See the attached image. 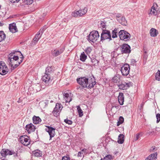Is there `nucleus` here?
Instances as JSON below:
<instances>
[{"mask_svg": "<svg viewBox=\"0 0 160 160\" xmlns=\"http://www.w3.org/2000/svg\"><path fill=\"white\" fill-rule=\"evenodd\" d=\"M18 52L20 53L22 56L19 59L18 56L15 55V52L11 53L9 55L10 56L8 57V62L13 69L17 67L23 60L22 55L20 52Z\"/></svg>", "mask_w": 160, "mask_h": 160, "instance_id": "obj_1", "label": "nucleus"}, {"mask_svg": "<svg viewBox=\"0 0 160 160\" xmlns=\"http://www.w3.org/2000/svg\"><path fill=\"white\" fill-rule=\"evenodd\" d=\"M78 83L83 88H91L96 84V82L94 78H91L89 80L85 77H81L77 80Z\"/></svg>", "mask_w": 160, "mask_h": 160, "instance_id": "obj_2", "label": "nucleus"}, {"mask_svg": "<svg viewBox=\"0 0 160 160\" xmlns=\"http://www.w3.org/2000/svg\"><path fill=\"white\" fill-rule=\"evenodd\" d=\"M120 39L125 41H128L130 39L131 35L127 32L124 30H121L118 32Z\"/></svg>", "mask_w": 160, "mask_h": 160, "instance_id": "obj_3", "label": "nucleus"}, {"mask_svg": "<svg viewBox=\"0 0 160 160\" xmlns=\"http://www.w3.org/2000/svg\"><path fill=\"white\" fill-rule=\"evenodd\" d=\"M99 37V35L98 32L97 31H93L90 33L88 36V38L89 41L94 42Z\"/></svg>", "mask_w": 160, "mask_h": 160, "instance_id": "obj_4", "label": "nucleus"}, {"mask_svg": "<svg viewBox=\"0 0 160 160\" xmlns=\"http://www.w3.org/2000/svg\"><path fill=\"white\" fill-rule=\"evenodd\" d=\"M109 39V40H111V37L110 32L105 29H103L102 32L101 34V41Z\"/></svg>", "mask_w": 160, "mask_h": 160, "instance_id": "obj_5", "label": "nucleus"}, {"mask_svg": "<svg viewBox=\"0 0 160 160\" xmlns=\"http://www.w3.org/2000/svg\"><path fill=\"white\" fill-rule=\"evenodd\" d=\"M8 69L5 63L3 61L0 62V74L5 75L8 72Z\"/></svg>", "mask_w": 160, "mask_h": 160, "instance_id": "obj_6", "label": "nucleus"}, {"mask_svg": "<svg viewBox=\"0 0 160 160\" xmlns=\"http://www.w3.org/2000/svg\"><path fill=\"white\" fill-rule=\"evenodd\" d=\"M20 141L24 145L28 146L30 144V140L28 136L25 135L20 137Z\"/></svg>", "mask_w": 160, "mask_h": 160, "instance_id": "obj_7", "label": "nucleus"}, {"mask_svg": "<svg viewBox=\"0 0 160 160\" xmlns=\"http://www.w3.org/2000/svg\"><path fill=\"white\" fill-rule=\"evenodd\" d=\"M62 108V104L59 103H57L52 112L54 116L57 117Z\"/></svg>", "mask_w": 160, "mask_h": 160, "instance_id": "obj_8", "label": "nucleus"}, {"mask_svg": "<svg viewBox=\"0 0 160 160\" xmlns=\"http://www.w3.org/2000/svg\"><path fill=\"white\" fill-rule=\"evenodd\" d=\"M129 66L128 64H124L121 69V71L123 76H127L129 73Z\"/></svg>", "mask_w": 160, "mask_h": 160, "instance_id": "obj_9", "label": "nucleus"}, {"mask_svg": "<svg viewBox=\"0 0 160 160\" xmlns=\"http://www.w3.org/2000/svg\"><path fill=\"white\" fill-rule=\"evenodd\" d=\"M64 50V48H63L52 49L51 51V54L54 57H57L62 53Z\"/></svg>", "mask_w": 160, "mask_h": 160, "instance_id": "obj_10", "label": "nucleus"}, {"mask_svg": "<svg viewBox=\"0 0 160 160\" xmlns=\"http://www.w3.org/2000/svg\"><path fill=\"white\" fill-rule=\"evenodd\" d=\"M46 131L47 132L50 136V140L54 137L55 135V129L50 126H47Z\"/></svg>", "mask_w": 160, "mask_h": 160, "instance_id": "obj_11", "label": "nucleus"}, {"mask_svg": "<svg viewBox=\"0 0 160 160\" xmlns=\"http://www.w3.org/2000/svg\"><path fill=\"white\" fill-rule=\"evenodd\" d=\"M121 51L122 53H129L130 52V47L127 44H123L121 46Z\"/></svg>", "mask_w": 160, "mask_h": 160, "instance_id": "obj_12", "label": "nucleus"}, {"mask_svg": "<svg viewBox=\"0 0 160 160\" xmlns=\"http://www.w3.org/2000/svg\"><path fill=\"white\" fill-rule=\"evenodd\" d=\"M158 7V5L156 3H154L153 6L151 7L149 13V15L156 16L158 13V11L156 10Z\"/></svg>", "mask_w": 160, "mask_h": 160, "instance_id": "obj_13", "label": "nucleus"}, {"mask_svg": "<svg viewBox=\"0 0 160 160\" xmlns=\"http://www.w3.org/2000/svg\"><path fill=\"white\" fill-rule=\"evenodd\" d=\"M42 81L46 83H49L52 81V79L51 78L50 75H49L47 73H45L44 75L42 77Z\"/></svg>", "mask_w": 160, "mask_h": 160, "instance_id": "obj_14", "label": "nucleus"}, {"mask_svg": "<svg viewBox=\"0 0 160 160\" xmlns=\"http://www.w3.org/2000/svg\"><path fill=\"white\" fill-rule=\"evenodd\" d=\"M25 128L26 130L28 133H30L31 132H34L36 128L33 124L31 123L27 125Z\"/></svg>", "mask_w": 160, "mask_h": 160, "instance_id": "obj_15", "label": "nucleus"}, {"mask_svg": "<svg viewBox=\"0 0 160 160\" xmlns=\"http://www.w3.org/2000/svg\"><path fill=\"white\" fill-rule=\"evenodd\" d=\"M44 30L43 28L40 29V31L35 36L33 40L34 41L37 42L38 41V40L40 38L42 35V34Z\"/></svg>", "mask_w": 160, "mask_h": 160, "instance_id": "obj_16", "label": "nucleus"}, {"mask_svg": "<svg viewBox=\"0 0 160 160\" xmlns=\"http://www.w3.org/2000/svg\"><path fill=\"white\" fill-rule=\"evenodd\" d=\"M129 83L126 82H122L121 84H118V86L119 89L122 90H126L130 87Z\"/></svg>", "mask_w": 160, "mask_h": 160, "instance_id": "obj_17", "label": "nucleus"}, {"mask_svg": "<svg viewBox=\"0 0 160 160\" xmlns=\"http://www.w3.org/2000/svg\"><path fill=\"white\" fill-rule=\"evenodd\" d=\"M63 94V98L65 102H70L72 101V98L71 97V94H69L67 93H65Z\"/></svg>", "mask_w": 160, "mask_h": 160, "instance_id": "obj_18", "label": "nucleus"}, {"mask_svg": "<svg viewBox=\"0 0 160 160\" xmlns=\"http://www.w3.org/2000/svg\"><path fill=\"white\" fill-rule=\"evenodd\" d=\"M9 28L10 31L12 33H15L17 31V29L15 23L10 24Z\"/></svg>", "mask_w": 160, "mask_h": 160, "instance_id": "obj_19", "label": "nucleus"}, {"mask_svg": "<svg viewBox=\"0 0 160 160\" xmlns=\"http://www.w3.org/2000/svg\"><path fill=\"white\" fill-rule=\"evenodd\" d=\"M157 152H155L150 155L145 159V160H156L157 158Z\"/></svg>", "mask_w": 160, "mask_h": 160, "instance_id": "obj_20", "label": "nucleus"}, {"mask_svg": "<svg viewBox=\"0 0 160 160\" xmlns=\"http://www.w3.org/2000/svg\"><path fill=\"white\" fill-rule=\"evenodd\" d=\"M120 77L119 74H116L112 78V82L114 83H118L121 81Z\"/></svg>", "mask_w": 160, "mask_h": 160, "instance_id": "obj_21", "label": "nucleus"}, {"mask_svg": "<svg viewBox=\"0 0 160 160\" xmlns=\"http://www.w3.org/2000/svg\"><path fill=\"white\" fill-rule=\"evenodd\" d=\"M124 100L123 94L122 92H119L118 96V101L120 105H122L123 104Z\"/></svg>", "mask_w": 160, "mask_h": 160, "instance_id": "obj_22", "label": "nucleus"}, {"mask_svg": "<svg viewBox=\"0 0 160 160\" xmlns=\"http://www.w3.org/2000/svg\"><path fill=\"white\" fill-rule=\"evenodd\" d=\"M118 21L121 24L123 25H126L127 24V21L125 18L123 17H121L119 18H118Z\"/></svg>", "mask_w": 160, "mask_h": 160, "instance_id": "obj_23", "label": "nucleus"}, {"mask_svg": "<svg viewBox=\"0 0 160 160\" xmlns=\"http://www.w3.org/2000/svg\"><path fill=\"white\" fill-rule=\"evenodd\" d=\"M33 123L35 124L39 123L41 122V119L39 117L34 116L32 118Z\"/></svg>", "mask_w": 160, "mask_h": 160, "instance_id": "obj_24", "label": "nucleus"}, {"mask_svg": "<svg viewBox=\"0 0 160 160\" xmlns=\"http://www.w3.org/2000/svg\"><path fill=\"white\" fill-rule=\"evenodd\" d=\"M124 135L122 134H120L118 136V142L120 144H122L124 141Z\"/></svg>", "mask_w": 160, "mask_h": 160, "instance_id": "obj_25", "label": "nucleus"}, {"mask_svg": "<svg viewBox=\"0 0 160 160\" xmlns=\"http://www.w3.org/2000/svg\"><path fill=\"white\" fill-rule=\"evenodd\" d=\"M150 34L152 37H155L157 36L158 33L156 29L154 28H152L150 30Z\"/></svg>", "mask_w": 160, "mask_h": 160, "instance_id": "obj_26", "label": "nucleus"}, {"mask_svg": "<svg viewBox=\"0 0 160 160\" xmlns=\"http://www.w3.org/2000/svg\"><path fill=\"white\" fill-rule=\"evenodd\" d=\"M87 58V56L84 52L81 53L80 55V60L82 62H84Z\"/></svg>", "mask_w": 160, "mask_h": 160, "instance_id": "obj_27", "label": "nucleus"}, {"mask_svg": "<svg viewBox=\"0 0 160 160\" xmlns=\"http://www.w3.org/2000/svg\"><path fill=\"white\" fill-rule=\"evenodd\" d=\"M33 154H34L35 156L37 157H41L42 155V152L38 150H35L33 152Z\"/></svg>", "mask_w": 160, "mask_h": 160, "instance_id": "obj_28", "label": "nucleus"}, {"mask_svg": "<svg viewBox=\"0 0 160 160\" xmlns=\"http://www.w3.org/2000/svg\"><path fill=\"white\" fill-rule=\"evenodd\" d=\"M6 37L5 34L3 31H0V42L4 40Z\"/></svg>", "mask_w": 160, "mask_h": 160, "instance_id": "obj_29", "label": "nucleus"}, {"mask_svg": "<svg viewBox=\"0 0 160 160\" xmlns=\"http://www.w3.org/2000/svg\"><path fill=\"white\" fill-rule=\"evenodd\" d=\"M52 72V70L50 67H48L46 69V71L45 73L48 74L49 75H50Z\"/></svg>", "mask_w": 160, "mask_h": 160, "instance_id": "obj_30", "label": "nucleus"}, {"mask_svg": "<svg viewBox=\"0 0 160 160\" xmlns=\"http://www.w3.org/2000/svg\"><path fill=\"white\" fill-rule=\"evenodd\" d=\"M103 160H110L112 159V156L110 154L106 155L103 158H101Z\"/></svg>", "mask_w": 160, "mask_h": 160, "instance_id": "obj_31", "label": "nucleus"}, {"mask_svg": "<svg viewBox=\"0 0 160 160\" xmlns=\"http://www.w3.org/2000/svg\"><path fill=\"white\" fill-rule=\"evenodd\" d=\"M99 26L100 28H102L104 29V28L106 29V24L105 22H104L101 21L100 22L99 24Z\"/></svg>", "mask_w": 160, "mask_h": 160, "instance_id": "obj_32", "label": "nucleus"}, {"mask_svg": "<svg viewBox=\"0 0 160 160\" xmlns=\"http://www.w3.org/2000/svg\"><path fill=\"white\" fill-rule=\"evenodd\" d=\"M77 109L79 113V117H81L83 115V112L80 107L78 106Z\"/></svg>", "mask_w": 160, "mask_h": 160, "instance_id": "obj_33", "label": "nucleus"}, {"mask_svg": "<svg viewBox=\"0 0 160 160\" xmlns=\"http://www.w3.org/2000/svg\"><path fill=\"white\" fill-rule=\"evenodd\" d=\"M88 9L86 7H84V8L80 9L81 13L82 16L85 14L87 12Z\"/></svg>", "mask_w": 160, "mask_h": 160, "instance_id": "obj_34", "label": "nucleus"}, {"mask_svg": "<svg viewBox=\"0 0 160 160\" xmlns=\"http://www.w3.org/2000/svg\"><path fill=\"white\" fill-rule=\"evenodd\" d=\"M117 30L114 29V30L112 31V37L113 38H115L117 37Z\"/></svg>", "mask_w": 160, "mask_h": 160, "instance_id": "obj_35", "label": "nucleus"}, {"mask_svg": "<svg viewBox=\"0 0 160 160\" xmlns=\"http://www.w3.org/2000/svg\"><path fill=\"white\" fill-rule=\"evenodd\" d=\"M156 79L160 81V71L158 70L156 73L155 76Z\"/></svg>", "mask_w": 160, "mask_h": 160, "instance_id": "obj_36", "label": "nucleus"}, {"mask_svg": "<svg viewBox=\"0 0 160 160\" xmlns=\"http://www.w3.org/2000/svg\"><path fill=\"white\" fill-rule=\"evenodd\" d=\"M78 11H75L72 13V16L75 17H80Z\"/></svg>", "mask_w": 160, "mask_h": 160, "instance_id": "obj_37", "label": "nucleus"}, {"mask_svg": "<svg viewBox=\"0 0 160 160\" xmlns=\"http://www.w3.org/2000/svg\"><path fill=\"white\" fill-rule=\"evenodd\" d=\"M34 0H24V2L27 5H30L32 4Z\"/></svg>", "mask_w": 160, "mask_h": 160, "instance_id": "obj_38", "label": "nucleus"}, {"mask_svg": "<svg viewBox=\"0 0 160 160\" xmlns=\"http://www.w3.org/2000/svg\"><path fill=\"white\" fill-rule=\"evenodd\" d=\"M6 149H2L0 153L1 155L3 157H5L6 156Z\"/></svg>", "mask_w": 160, "mask_h": 160, "instance_id": "obj_39", "label": "nucleus"}, {"mask_svg": "<svg viewBox=\"0 0 160 160\" xmlns=\"http://www.w3.org/2000/svg\"><path fill=\"white\" fill-rule=\"evenodd\" d=\"M92 50V49L90 47H88L86 48L85 50V52L87 54H88L90 53Z\"/></svg>", "mask_w": 160, "mask_h": 160, "instance_id": "obj_40", "label": "nucleus"}, {"mask_svg": "<svg viewBox=\"0 0 160 160\" xmlns=\"http://www.w3.org/2000/svg\"><path fill=\"white\" fill-rule=\"evenodd\" d=\"M92 62L93 65H96L98 64V61L96 59L93 58L92 60Z\"/></svg>", "mask_w": 160, "mask_h": 160, "instance_id": "obj_41", "label": "nucleus"}, {"mask_svg": "<svg viewBox=\"0 0 160 160\" xmlns=\"http://www.w3.org/2000/svg\"><path fill=\"white\" fill-rule=\"evenodd\" d=\"M64 122L68 124L69 125H71L72 123V122L70 120L68 119H66L64 120Z\"/></svg>", "mask_w": 160, "mask_h": 160, "instance_id": "obj_42", "label": "nucleus"}, {"mask_svg": "<svg viewBox=\"0 0 160 160\" xmlns=\"http://www.w3.org/2000/svg\"><path fill=\"white\" fill-rule=\"evenodd\" d=\"M6 156L9 155H11L13 154V152H12L11 151H9L8 149H6Z\"/></svg>", "mask_w": 160, "mask_h": 160, "instance_id": "obj_43", "label": "nucleus"}, {"mask_svg": "<svg viewBox=\"0 0 160 160\" xmlns=\"http://www.w3.org/2000/svg\"><path fill=\"white\" fill-rule=\"evenodd\" d=\"M157 150L155 146L152 147L149 149V151L150 152H154Z\"/></svg>", "mask_w": 160, "mask_h": 160, "instance_id": "obj_44", "label": "nucleus"}, {"mask_svg": "<svg viewBox=\"0 0 160 160\" xmlns=\"http://www.w3.org/2000/svg\"><path fill=\"white\" fill-rule=\"evenodd\" d=\"M156 116L157 119V122L158 123L160 121V114H157Z\"/></svg>", "mask_w": 160, "mask_h": 160, "instance_id": "obj_45", "label": "nucleus"}, {"mask_svg": "<svg viewBox=\"0 0 160 160\" xmlns=\"http://www.w3.org/2000/svg\"><path fill=\"white\" fill-rule=\"evenodd\" d=\"M140 135V134L139 133L137 134L135 137H134V140L135 141L137 140L139 138Z\"/></svg>", "mask_w": 160, "mask_h": 160, "instance_id": "obj_46", "label": "nucleus"}, {"mask_svg": "<svg viewBox=\"0 0 160 160\" xmlns=\"http://www.w3.org/2000/svg\"><path fill=\"white\" fill-rule=\"evenodd\" d=\"M62 160H70V158L69 157L64 156L62 157Z\"/></svg>", "mask_w": 160, "mask_h": 160, "instance_id": "obj_47", "label": "nucleus"}, {"mask_svg": "<svg viewBox=\"0 0 160 160\" xmlns=\"http://www.w3.org/2000/svg\"><path fill=\"white\" fill-rule=\"evenodd\" d=\"M119 121L120 122V123H122L124 121V118L123 117L120 116L119 118Z\"/></svg>", "mask_w": 160, "mask_h": 160, "instance_id": "obj_48", "label": "nucleus"}, {"mask_svg": "<svg viewBox=\"0 0 160 160\" xmlns=\"http://www.w3.org/2000/svg\"><path fill=\"white\" fill-rule=\"evenodd\" d=\"M20 0H9V1L12 3H17Z\"/></svg>", "mask_w": 160, "mask_h": 160, "instance_id": "obj_49", "label": "nucleus"}, {"mask_svg": "<svg viewBox=\"0 0 160 160\" xmlns=\"http://www.w3.org/2000/svg\"><path fill=\"white\" fill-rule=\"evenodd\" d=\"M41 103L42 104H45V106H46L48 105V101L45 100V101H42V102H41Z\"/></svg>", "mask_w": 160, "mask_h": 160, "instance_id": "obj_50", "label": "nucleus"}, {"mask_svg": "<svg viewBox=\"0 0 160 160\" xmlns=\"http://www.w3.org/2000/svg\"><path fill=\"white\" fill-rule=\"evenodd\" d=\"M82 153L81 152H79L78 154V157H82Z\"/></svg>", "mask_w": 160, "mask_h": 160, "instance_id": "obj_51", "label": "nucleus"}, {"mask_svg": "<svg viewBox=\"0 0 160 160\" xmlns=\"http://www.w3.org/2000/svg\"><path fill=\"white\" fill-rule=\"evenodd\" d=\"M116 19L118 21V18H121V17H122V16H121L120 14H118L116 15Z\"/></svg>", "mask_w": 160, "mask_h": 160, "instance_id": "obj_52", "label": "nucleus"}, {"mask_svg": "<svg viewBox=\"0 0 160 160\" xmlns=\"http://www.w3.org/2000/svg\"><path fill=\"white\" fill-rule=\"evenodd\" d=\"M78 13H79L78 14H79V17H80L82 16V13H81L80 9L79 10H78Z\"/></svg>", "mask_w": 160, "mask_h": 160, "instance_id": "obj_53", "label": "nucleus"}, {"mask_svg": "<svg viewBox=\"0 0 160 160\" xmlns=\"http://www.w3.org/2000/svg\"><path fill=\"white\" fill-rule=\"evenodd\" d=\"M136 62L135 60L134 59H132L131 61V63L133 64H134Z\"/></svg>", "mask_w": 160, "mask_h": 160, "instance_id": "obj_54", "label": "nucleus"}, {"mask_svg": "<svg viewBox=\"0 0 160 160\" xmlns=\"http://www.w3.org/2000/svg\"><path fill=\"white\" fill-rule=\"evenodd\" d=\"M120 122L118 121V122H117V126H119L120 124H121L122 123H120Z\"/></svg>", "mask_w": 160, "mask_h": 160, "instance_id": "obj_55", "label": "nucleus"}, {"mask_svg": "<svg viewBox=\"0 0 160 160\" xmlns=\"http://www.w3.org/2000/svg\"><path fill=\"white\" fill-rule=\"evenodd\" d=\"M3 24L1 22H0V26H2L3 25Z\"/></svg>", "mask_w": 160, "mask_h": 160, "instance_id": "obj_56", "label": "nucleus"}, {"mask_svg": "<svg viewBox=\"0 0 160 160\" xmlns=\"http://www.w3.org/2000/svg\"><path fill=\"white\" fill-rule=\"evenodd\" d=\"M85 150H86V149H82V151L83 152V151H85Z\"/></svg>", "mask_w": 160, "mask_h": 160, "instance_id": "obj_57", "label": "nucleus"}, {"mask_svg": "<svg viewBox=\"0 0 160 160\" xmlns=\"http://www.w3.org/2000/svg\"><path fill=\"white\" fill-rule=\"evenodd\" d=\"M0 160H6L0 158Z\"/></svg>", "mask_w": 160, "mask_h": 160, "instance_id": "obj_58", "label": "nucleus"}, {"mask_svg": "<svg viewBox=\"0 0 160 160\" xmlns=\"http://www.w3.org/2000/svg\"><path fill=\"white\" fill-rule=\"evenodd\" d=\"M100 160H103L102 159H100Z\"/></svg>", "mask_w": 160, "mask_h": 160, "instance_id": "obj_59", "label": "nucleus"}]
</instances>
